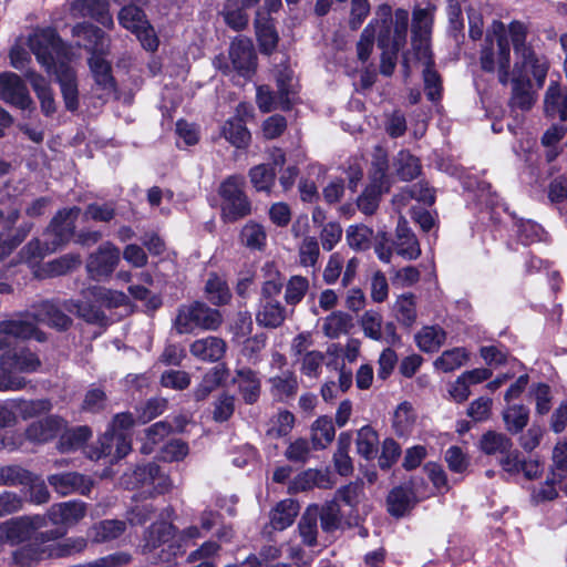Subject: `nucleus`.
Segmentation results:
<instances>
[{
	"label": "nucleus",
	"mask_w": 567,
	"mask_h": 567,
	"mask_svg": "<svg viewBox=\"0 0 567 567\" xmlns=\"http://www.w3.org/2000/svg\"><path fill=\"white\" fill-rule=\"evenodd\" d=\"M544 111L548 117L558 116L563 121L567 118V96L561 93L557 82H551L546 91Z\"/></svg>",
	"instance_id": "obj_28"
},
{
	"label": "nucleus",
	"mask_w": 567,
	"mask_h": 567,
	"mask_svg": "<svg viewBox=\"0 0 567 567\" xmlns=\"http://www.w3.org/2000/svg\"><path fill=\"white\" fill-rule=\"evenodd\" d=\"M270 383L274 395L280 400L293 395L298 389L297 378L291 371L272 377Z\"/></svg>",
	"instance_id": "obj_56"
},
{
	"label": "nucleus",
	"mask_w": 567,
	"mask_h": 567,
	"mask_svg": "<svg viewBox=\"0 0 567 567\" xmlns=\"http://www.w3.org/2000/svg\"><path fill=\"white\" fill-rule=\"evenodd\" d=\"M309 290V280L302 276H292L285 285V301L287 306L298 305Z\"/></svg>",
	"instance_id": "obj_57"
},
{
	"label": "nucleus",
	"mask_w": 567,
	"mask_h": 567,
	"mask_svg": "<svg viewBox=\"0 0 567 567\" xmlns=\"http://www.w3.org/2000/svg\"><path fill=\"white\" fill-rule=\"evenodd\" d=\"M173 536V525L167 522L153 524L145 534V547L155 549Z\"/></svg>",
	"instance_id": "obj_59"
},
{
	"label": "nucleus",
	"mask_w": 567,
	"mask_h": 567,
	"mask_svg": "<svg viewBox=\"0 0 567 567\" xmlns=\"http://www.w3.org/2000/svg\"><path fill=\"white\" fill-rule=\"evenodd\" d=\"M512 446L513 443L509 437L494 431L484 433L480 441L481 450L487 455L505 454L509 452Z\"/></svg>",
	"instance_id": "obj_44"
},
{
	"label": "nucleus",
	"mask_w": 567,
	"mask_h": 567,
	"mask_svg": "<svg viewBox=\"0 0 567 567\" xmlns=\"http://www.w3.org/2000/svg\"><path fill=\"white\" fill-rule=\"evenodd\" d=\"M392 311L401 326L412 328L417 318L415 296L411 292L400 295L393 303Z\"/></svg>",
	"instance_id": "obj_27"
},
{
	"label": "nucleus",
	"mask_w": 567,
	"mask_h": 567,
	"mask_svg": "<svg viewBox=\"0 0 567 567\" xmlns=\"http://www.w3.org/2000/svg\"><path fill=\"white\" fill-rule=\"evenodd\" d=\"M27 78L40 101L41 111L44 115L50 116L56 110L53 92L43 76L34 72H29Z\"/></svg>",
	"instance_id": "obj_29"
},
{
	"label": "nucleus",
	"mask_w": 567,
	"mask_h": 567,
	"mask_svg": "<svg viewBox=\"0 0 567 567\" xmlns=\"http://www.w3.org/2000/svg\"><path fill=\"white\" fill-rule=\"evenodd\" d=\"M226 351V343L217 337H206L190 344V353L203 361H218Z\"/></svg>",
	"instance_id": "obj_25"
},
{
	"label": "nucleus",
	"mask_w": 567,
	"mask_h": 567,
	"mask_svg": "<svg viewBox=\"0 0 567 567\" xmlns=\"http://www.w3.org/2000/svg\"><path fill=\"white\" fill-rule=\"evenodd\" d=\"M81 265V257L78 254H66L47 262L43 266V271L49 277L63 276L69 271L78 268Z\"/></svg>",
	"instance_id": "obj_53"
},
{
	"label": "nucleus",
	"mask_w": 567,
	"mask_h": 567,
	"mask_svg": "<svg viewBox=\"0 0 567 567\" xmlns=\"http://www.w3.org/2000/svg\"><path fill=\"white\" fill-rule=\"evenodd\" d=\"M412 198L427 205L433 204L435 199L433 189L425 183H416L402 189L401 193L394 196L393 202L398 206H404Z\"/></svg>",
	"instance_id": "obj_38"
},
{
	"label": "nucleus",
	"mask_w": 567,
	"mask_h": 567,
	"mask_svg": "<svg viewBox=\"0 0 567 567\" xmlns=\"http://www.w3.org/2000/svg\"><path fill=\"white\" fill-rule=\"evenodd\" d=\"M205 293L207 299L215 306L226 305L231 298L226 280L214 272L208 276Z\"/></svg>",
	"instance_id": "obj_36"
},
{
	"label": "nucleus",
	"mask_w": 567,
	"mask_h": 567,
	"mask_svg": "<svg viewBox=\"0 0 567 567\" xmlns=\"http://www.w3.org/2000/svg\"><path fill=\"white\" fill-rule=\"evenodd\" d=\"M319 514L318 506H309L300 518L298 529L302 542L308 546L317 543L318 525L317 518Z\"/></svg>",
	"instance_id": "obj_45"
},
{
	"label": "nucleus",
	"mask_w": 567,
	"mask_h": 567,
	"mask_svg": "<svg viewBox=\"0 0 567 567\" xmlns=\"http://www.w3.org/2000/svg\"><path fill=\"white\" fill-rule=\"evenodd\" d=\"M85 301L70 300L65 308L71 312H76L89 322H97L104 318L100 306L109 308L126 305L127 296L117 290L106 289L104 287L93 286L82 291Z\"/></svg>",
	"instance_id": "obj_7"
},
{
	"label": "nucleus",
	"mask_w": 567,
	"mask_h": 567,
	"mask_svg": "<svg viewBox=\"0 0 567 567\" xmlns=\"http://www.w3.org/2000/svg\"><path fill=\"white\" fill-rule=\"evenodd\" d=\"M70 13L74 19L92 18L109 29L114 28L107 0H75L70 6Z\"/></svg>",
	"instance_id": "obj_18"
},
{
	"label": "nucleus",
	"mask_w": 567,
	"mask_h": 567,
	"mask_svg": "<svg viewBox=\"0 0 567 567\" xmlns=\"http://www.w3.org/2000/svg\"><path fill=\"white\" fill-rule=\"evenodd\" d=\"M133 477L135 483L134 486H152L154 492L157 494H164L173 486L171 478L166 474L162 473L159 466L154 463L138 466L134 471Z\"/></svg>",
	"instance_id": "obj_21"
},
{
	"label": "nucleus",
	"mask_w": 567,
	"mask_h": 567,
	"mask_svg": "<svg viewBox=\"0 0 567 567\" xmlns=\"http://www.w3.org/2000/svg\"><path fill=\"white\" fill-rule=\"evenodd\" d=\"M229 58L233 66L243 76H249L256 68V54L249 39L240 38L231 42Z\"/></svg>",
	"instance_id": "obj_20"
},
{
	"label": "nucleus",
	"mask_w": 567,
	"mask_h": 567,
	"mask_svg": "<svg viewBox=\"0 0 567 567\" xmlns=\"http://www.w3.org/2000/svg\"><path fill=\"white\" fill-rule=\"evenodd\" d=\"M467 352L464 348H454L444 351L434 361V367L443 372H451L461 368L467 361Z\"/></svg>",
	"instance_id": "obj_54"
},
{
	"label": "nucleus",
	"mask_w": 567,
	"mask_h": 567,
	"mask_svg": "<svg viewBox=\"0 0 567 567\" xmlns=\"http://www.w3.org/2000/svg\"><path fill=\"white\" fill-rule=\"evenodd\" d=\"M262 270L265 271V281L261 287L260 300H277L276 298L284 287L280 272L272 264H266Z\"/></svg>",
	"instance_id": "obj_51"
},
{
	"label": "nucleus",
	"mask_w": 567,
	"mask_h": 567,
	"mask_svg": "<svg viewBox=\"0 0 567 567\" xmlns=\"http://www.w3.org/2000/svg\"><path fill=\"white\" fill-rule=\"evenodd\" d=\"M64 427L63 419L50 415L31 423L25 430V437L33 443H45L54 439Z\"/></svg>",
	"instance_id": "obj_23"
},
{
	"label": "nucleus",
	"mask_w": 567,
	"mask_h": 567,
	"mask_svg": "<svg viewBox=\"0 0 567 567\" xmlns=\"http://www.w3.org/2000/svg\"><path fill=\"white\" fill-rule=\"evenodd\" d=\"M255 27L260 51L262 53L270 54L278 43V34L271 21L258 12Z\"/></svg>",
	"instance_id": "obj_33"
},
{
	"label": "nucleus",
	"mask_w": 567,
	"mask_h": 567,
	"mask_svg": "<svg viewBox=\"0 0 567 567\" xmlns=\"http://www.w3.org/2000/svg\"><path fill=\"white\" fill-rule=\"evenodd\" d=\"M45 526V516L34 515L18 517L1 525L0 537L11 544H20L24 540L31 539V545L34 538L39 535H34V533ZM27 546H29V544Z\"/></svg>",
	"instance_id": "obj_13"
},
{
	"label": "nucleus",
	"mask_w": 567,
	"mask_h": 567,
	"mask_svg": "<svg viewBox=\"0 0 567 567\" xmlns=\"http://www.w3.org/2000/svg\"><path fill=\"white\" fill-rule=\"evenodd\" d=\"M388 189V185L370 182L362 195L358 198L359 209L365 215H372L379 207L381 194Z\"/></svg>",
	"instance_id": "obj_49"
},
{
	"label": "nucleus",
	"mask_w": 567,
	"mask_h": 567,
	"mask_svg": "<svg viewBox=\"0 0 567 567\" xmlns=\"http://www.w3.org/2000/svg\"><path fill=\"white\" fill-rule=\"evenodd\" d=\"M134 425V419L130 413H118L114 416L109 430L99 440V447L89 453L92 460L103 456H112L120 460L131 451L130 430Z\"/></svg>",
	"instance_id": "obj_8"
},
{
	"label": "nucleus",
	"mask_w": 567,
	"mask_h": 567,
	"mask_svg": "<svg viewBox=\"0 0 567 567\" xmlns=\"http://www.w3.org/2000/svg\"><path fill=\"white\" fill-rule=\"evenodd\" d=\"M14 408V414L19 413V415L23 420L32 419L44 414L52 409V403L47 399L40 400H23V399H12L11 403Z\"/></svg>",
	"instance_id": "obj_41"
},
{
	"label": "nucleus",
	"mask_w": 567,
	"mask_h": 567,
	"mask_svg": "<svg viewBox=\"0 0 567 567\" xmlns=\"http://www.w3.org/2000/svg\"><path fill=\"white\" fill-rule=\"evenodd\" d=\"M395 165L398 175L404 181L415 178L421 171L419 159L408 152H400L398 154Z\"/></svg>",
	"instance_id": "obj_62"
},
{
	"label": "nucleus",
	"mask_w": 567,
	"mask_h": 567,
	"mask_svg": "<svg viewBox=\"0 0 567 567\" xmlns=\"http://www.w3.org/2000/svg\"><path fill=\"white\" fill-rule=\"evenodd\" d=\"M352 328V318L343 311H333L322 319L321 330L330 339L346 334Z\"/></svg>",
	"instance_id": "obj_31"
},
{
	"label": "nucleus",
	"mask_w": 567,
	"mask_h": 567,
	"mask_svg": "<svg viewBox=\"0 0 567 567\" xmlns=\"http://www.w3.org/2000/svg\"><path fill=\"white\" fill-rule=\"evenodd\" d=\"M74 38L83 39L84 47L91 52L89 65L95 83L105 91L114 90L111 63L105 59L110 52L111 39L100 28L91 23H78L72 28Z\"/></svg>",
	"instance_id": "obj_3"
},
{
	"label": "nucleus",
	"mask_w": 567,
	"mask_h": 567,
	"mask_svg": "<svg viewBox=\"0 0 567 567\" xmlns=\"http://www.w3.org/2000/svg\"><path fill=\"white\" fill-rule=\"evenodd\" d=\"M223 322L219 310L209 308L206 303L194 301L178 308L174 321L179 334L190 333L196 329L217 330Z\"/></svg>",
	"instance_id": "obj_9"
},
{
	"label": "nucleus",
	"mask_w": 567,
	"mask_h": 567,
	"mask_svg": "<svg viewBox=\"0 0 567 567\" xmlns=\"http://www.w3.org/2000/svg\"><path fill=\"white\" fill-rule=\"evenodd\" d=\"M33 480L34 474L20 465L0 467V486H27Z\"/></svg>",
	"instance_id": "obj_46"
},
{
	"label": "nucleus",
	"mask_w": 567,
	"mask_h": 567,
	"mask_svg": "<svg viewBox=\"0 0 567 567\" xmlns=\"http://www.w3.org/2000/svg\"><path fill=\"white\" fill-rule=\"evenodd\" d=\"M351 446V435L343 432L338 439V449L333 455L334 467L337 472L342 476H348L353 471L352 460L349 456V450Z\"/></svg>",
	"instance_id": "obj_42"
},
{
	"label": "nucleus",
	"mask_w": 567,
	"mask_h": 567,
	"mask_svg": "<svg viewBox=\"0 0 567 567\" xmlns=\"http://www.w3.org/2000/svg\"><path fill=\"white\" fill-rule=\"evenodd\" d=\"M245 178L239 175L227 177L219 186L221 218L227 223L237 221L251 212V204L244 192Z\"/></svg>",
	"instance_id": "obj_10"
},
{
	"label": "nucleus",
	"mask_w": 567,
	"mask_h": 567,
	"mask_svg": "<svg viewBox=\"0 0 567 567\" xmlns=\"http://www.w3.org/2000/svg\"><path fill=\"white\" fill-rule=\"evenodd\" d=\"M240 243L250 250H262L267 243V233L264 226L248 221L240 231Z\"/></svg>",
	"instance_id": "obj_43"
},
{
	"label": "nucleus",
	"mask_w": 567,
	"mask_h": 567,
	"mask_svg": "<svg viewBox=\"0 0 567 567\" xmlns=\"http://www.w3.org/2000/svg\"><path fill=\"white\" fill-rule=\"evenodd\" d=\"M0 100L22 110L32 104L25 84L12 72L0 73Z\"/></svg>",
	"instance_id": "obj_17"
},
{
	"label": "nucleus",
	"mask_w": 567,
	"mask_h": 567,
	"mask_svg": "<svg viewBox=\"0 0 567 567\" xmlns=\"http://www.w3.org/2000/svg\"><path fill=\"white\" fill-rule=\"evenodd\" d=\"M48 482L62 496L73 493L87 495L93 487V481L90 477L76 472L50 475Z\"/></svg>",
	"instance_id": "obj_19"
},
{
	"label": "nucleus",
	"mask_w": 567,
	"mask_h": 567,
	"mask_svg": "<svg viewBox=\"0 0 567 567\" xmlns=\"http://www.w3.org/2000/svg\"><path fill=\"white\" fill-rule=\"evenodd\" d=\"M415 499L412 487L400 486L391 491L388 496L389 512L394 516H402Z\"/></svg>",
	"instance_id": "obj_37"
},
{
	"label": "nucleus",
	"mask_w": 567,
	"mask_h": 567,
	"mask_svg": "<svg viewBox=\"0 0 567 567\" xmlns=\"http://www.w3.org/2000/svg\"><path fill=\"white\" fill-rule=\"evenodd\" d=\"M34 318L39 322L60 330H64L71 324V319L50 301H44L38 307Z\"/></svg>",
	"instance_id": "obj_32"
},
{
	"label": "nucleus",
	"mask_w": 567,
	"mask_h": 567,
	"mask_svg": "<svg viewBox=\"0 0 567 567\" xmlns=\"http://www.w3.org/2000/svg\"><path fill=\"white\" fill-rule=\"evenodd\" d=\"M120 260V249L114 244L106 241L89 256L86 270L93 279L101 280L113 274Z\"/></svg>",
	"instance_id": "obj_15"
},
{
	"label": "nucleus",
	"mask_w": 567,
	"mask_h": 567,
	"mask_svg": "<svg viewBox=\"0 0 567 567\" xmlns=\"http://www.w3.org/2000/svg\"><path fill=\"white\" fill-rule=\"evenodd\" d=\"M286 320V309L278 300H260L256 313L258 324L266 328H277Z\"/></svg>",
	"instance_id": "obj_26"
},
{
	"label": "nucleus",
	"mask_w": 567,
	"mask_h": 567,
	"mask_svg": "<svg viewBox=\"0 0 567 567\" xmlns=\"http://www.w3.org/2000/svg\"><path fill=\"white\" fill-rule=\"evenodd\" d=\"M529 411L524 405L514 404L503 412V420L507 431L512 433L520 432L528 423Z\"/></svg>",
	"instance_id": "obj_55"
},
{
	"label": "nucleus",
	"mask_w": 567,
	"mask_h": 567,
	"mask_svg": "<svg viewBox=\"0 0 567 567\" xmlns=\"http://www.w3.org/2000/svg\"><path fill=\"white\" fill-rule=\"evenodd\" d=\"M29 45L45 71L56 75L66 109L76 110L79 100L75 73L69 64L60 61L63 45L55 31L53 29L35 31L29 38Z\"/></svg>",
	"instance_id": "obj_2"
},
{
	"label": "nucleus",
	"mask_w": 567,
	"mask_h": 567,
	"mask_svg": "<svg viewBox=\"0 0 567 567\" xmlns=\"http://www.w3.org/2000/svg\"><path fill=\"white\" fill-rule=\"evenodd\" d=\"M372 229L364 225H353L347 229V241L355 250H364L370 245Z\"/></svg>",
	"instance_id": "obj_63"
},
{
	"label": "nucleus",
	"mask_w": 567,
	"mask_h": 567,
	"mask_svg": "<svg viewBox=\"0 0 567 567\" xmlns=\"http://www.w3.org/2000/svg\"><path fill=\"white\" fill-rule=\"evenodd\" d=\"M509 27L494 20L487 31L485 47L482 49L480 63L485 72L497 71L498 81L506 85L509 82L511 49L507 40ZM511 35V33H508Z\"/></svg>",
	"instance_id": "obj_5"
},
{
	"label": "nucleus",
	"mask_w": 567,
	"mask_h": 567,
	"mask_svg": "<svg viewBox=\"0 0 567 567\" xmlns=\"http://www.w3.org/2000/svg\"><path fill=\"white\" fill-rule=\"evenodd\" d=\"M300 371L309 378H318L324 361V354L318 350L306 352L300 359Z\"/></svg>",
	"instance_id": "obj_64"
},
{
	"label": "nucleus",
	"mask_w": 567,
	"mask_h": 567,
	"mask_svg": "<svg viewBox=\"0 0 567 567\" xmlns=\"http://www.w3.org/2000/svg\"><path fill=\"white\" fill-rule=\"evenodd\" d=\"M379 436L371 426H362L357 433V452L365 460H372L377 454Z\"/></svg>",
	"instance_id": "obj_50"
},
{
	"label": "nucleus",
	"mask_w": 567,
	"mask_h": 567,
	"mask_svg": "<svg viewBox=\"0 0 567 567\" xmlns=\"http://www.w3.org/2000/svg\"><path fill=\"white\" fill-rule=\"evenodd\" d=\"M553 483L559 484L563 489L564 478L567 475V443L559 442L556 444L553 452Z\"/></svg>",
	"instance_id": "obj_61"
},
{
	"label": "nucleus",
	"mask_w": 567,
	"mask_h": 567,
	"mask_svg": "<svg viewBox=\"0 0 567 567\" xmlns=\"http://www.w3.org/2000/svg\"><path fill=\"white\" fill-rule=\"evenodd\" d=\"M126 529V524L118 519H105L90 529L94 543H104L118 538Z\"/></svg>",
	"instance_id": "obj_34"
},
{
	"label": "nucleus",
	"mask_w": 567,
	"mask_h": 567,
	"mask_svg": "<svg viewBox=\"0 0 567 567\" xmlns=\"http://www.w3.org/2000/svg\"><path fill=\"white\" fill-rule=\"evenodd\" d=\"M249 177L256 190L269 193L275 185L276 173L268 165L260 164L249 171Z\"/></svg>",
	"instance_id": "obj_60"
},
{
	"label": "nucleus",
	"mask_w": 567,
	"mask_h": 567,
	"mask_svg": "<svg viewBox=\"0 0 567 567\" xmlns=\"http://www.w3.org/2000/svg\"><path fill=\"white\" fill-rule=\"evenodd\" d=\"M336 435V430L331 419L327 416L319 417L311 427V440L316 450L324 449L330 444Z\"/></svg>",
	"instance_id": "obj_48"
},
{
	"label": "nucleus",
	"mask_w": 567,
	"mask_h": 567,
	"mask_svg": "<svg viewBox=\"0 0 567 567\" xmlns=\"http://www.w3.org/2000/svg\"><path fill=\"white\" fill-rule=\"evenodd\" d=\"M221 135L235 147H246L250 141V133L243 123V118H231L221 127Z\"/></svg>",
	"instance_id": "obj_40"
},
{
	"label": "nucleus",
	"mask_w": 567,
	"mask_h": 567,
	"mask_svg": "<svg viewBox=\"0 0 567 567\" xmlns=\"http://www.w3.org/2000/svg\"><path fill=\"white\" fill-rule=\"evenodd\" d=\"M409 25V12L404 9L395 10L394 35L390 39V30L386 29L379 34L378 45L382 49L381 73L391 75L395 68L396 54L406 42Z\"/></svg>",
	"instance_id": "obj_11"
},
{
	"label": "nucleus",
	"mask_w": 567,
	"mask_h": 567,
	"mask_svg": "<svg viewBox=\"0 0 567 567\" xmlns=\"http://www.w3.org/2000/svg\"><path fill=\"white\" fill-rule=\"evenodd\" d=\"M415 423V414L412 406L403 402L401 403L393 415V426L398 435H408Z\"/></svg>",
	"instance_id": "obj_58"
},
{
	"label": "nucleus",
	"mask_w": 567,
	"mask_h": 567,
	"mask_svg": "<svg viewBox=\"0 0 567 567\" xmlns=\"http://www.w3.org/2000/svg\"><path fill=\"white\" fill-rule=\"evenodd\" d=\"M41 367L38 355L27 348H14L0 355V370L11 375L37 372Z\"/></svg>",
	"instance_id": "obj_16"
},
{
	"label": "nucleus",
	"mask_w": 567,
	"mask_h": 567,
	"mask_svg": "<svg viewBox=\"0 0 567 567\" xmlns=\"http://www.w3.org/2000/svg\"><path fill=\"white\" fill-rule=\"evenodd\" d=\"M64 533L59 529L39 533L31 545L24 546L14 553V561L22 567H29L38 560L79 553L86 547V540L83 537L70 538L63 544L52 543L63 536Z\"/></svg>",
	"instance_id": "obj_4"
},
{
	"label": "nucleus",
	"mask_w": 567,
	"mask_h": 567,
	"mask_svg": "<svg viewBox=\"0 0 567 567\" xmlns=\"http://www.w3.org/2000/svg\"><path fill=\"white\" fill-rule=\"evenodd\" d=\"M80 213L81 209L75 206L60 210L53 217L44 234L47 237L45 241L42 244L39 239H35L25 246L30 258H42L68 243L74 234L75 220Z\"/></svg>",
	"instance_id": "obj_6"
},
{
	"label": "nucleus",
	"mask_w": 567,
	"mask_h": 567,
	"mask_svg": "<svg viewBox=\"0 0 567 567\" xmlns=\"http://www.w3.org/2000/svg\"><path fill=\"white\" fill-rule=\"evenodd\" d=\"M172 432L169 423L159 421L145 430V436L141 446L143 454H151L154 447Z\"/></svg>",
	"instance_id": "obj_52"
},
{
	"label": "nucleus",
	"mask_w": 567,
	"mask_h": 567,
	"mask_svg": "<svg viewBox=\"0 0 567 567\" xmlns=\"http://www.w3.org/2000/svg\"><path fill=\"white\" fill-rule=\"evenodd\" d=\"M446 339L445 331L439 326L423 327L415 334V342L420 350L424 352H434L444 343Z\"/></svg>",
	"instance_id": "obj_35"
},
{
	"label": "nucleus",
	"mask_w": 567,
	"mask_h": 567,
	"mask_svg": "<svg viewBox=\"0 0 567 567\" xmlns=\"http://www.w3.org/2000/svg\"><path fill=\"white\" fill-rule=\"evenodd\" d=\"M86 514V505L80 501H69L53 504L47 513L48 518L54 525L73 526Z\"/></svg>",
	"instance_id": "obj_22"
},
{
	"label": "nucleus",
	"mask_w": 567,
	"mask_h": 567,
	"mask_svg": "<svg viewBox=\"0 0 567 567\" xmlns=\"http://www.w3.org/2000/svg\"><path fill=\"white\" fill-rule=\"evenodd\" d=\"M299 513V505L293 499H284L277 504L270 514V525L276 530L289 527Z\"/></svg>",
	"instance_id": "obj_30"
},
{
	"label": "nucleus",
	"mask_w": 567,
	"mask_h": 567,
	"mask_svg": "<svg viewBox=\"0 0 567 567\" xmlns=\"http://www.w3.org/2000/svg\"><path fill=\"white\" fill-rule=\"evenodd\" d=\"M393 247L395 252L406 260H414L421 255L419 240L403 217L398 221Z\"/></svg>",
	"instance_id": "obj_24"
},
{
	"label": "nucleus",
	"mask_w": 567,
	"mask_h": 567,
	"mask_svg": "<svg viewBox=\"0 0 567 567\" xmlns=\"http://www.w3.org/2000/svg\"><path fill=\"white\" fill-rule=\"evenodd\" d=\"M117 20L122 28L137 38L145 50L153 52L158 48L155 30L141 7L134 3L124 6L117 13Z\"/></svg>",
	"instance_id": "obj_12"
},
{
	"label": "nucleus",
	"mask_w": 567,
	"mask_h": 567,
	"mask_svg": "<svg viewBox=\"0 0 567 567\" xmlns=\"http://www.w3.org/2000/svg\"><path fill=\"white\" fill-rule=\"evenodd\" d=\"M237 382L245 402L255 403L260 394V381L250 369L237 371Z\"/></svg>",
	"instance_id": "obj_39"
},
{
	"label": "nucleus",
	"mask_w": 567,
	"mask_h": 567,
	"mask_svg": "<svg viewBox=\"0 0 567 567\" xmlns=\"http://www.w3.org/2000/svg\"><path fill=\"white\" fill-rule=\"evenodd\" d=\"M359 324L364 337L371 340L384 341L389 346L401 342L395 324L391 321L384 323L383 317L378 310L369 309L364 311L359 319Z\"/></svg>",
	"instance_id": "obj_14"
},
{
	"label": "nucleus",
	"mask_w": 567,
	"mask_h": 567,
	"mask_svg": "<svg viewBox=\"0 0 567 567\" xmlns=\"http://www.w3.org/2000/svg\"><path fill=\"white\" fill-rule=\"evenodd\" d=\"M511 40L514 47L515 62L512 72V97L514 107L527 111L536 102V95L530 91L529 73L534 76L538 87L544 85L548 64L545 58L538 56L535 51L526 44L527 30L519 21L509 24Z\"/></svg>",
	"instance_id": "obj_1"
},
{
	"label": "nucleus",
	"mask_w": 567,
	"mask_h": 567,
	"mask_svg": "<svg viewBox=\"0 0 567 567\" xmlns=\"http://www.w3.org/2000/svg\"><path fill=\"white\" fill-rule=\"evenodd\" d=\"M10 336L16 340H24L34 338L35 340L42 342L45 340L44 333L37 330L35 326L27 320L22 319H11L1 322Z\"/></svg>",
	"instance_id": "obj_47"
}]
</instances>
